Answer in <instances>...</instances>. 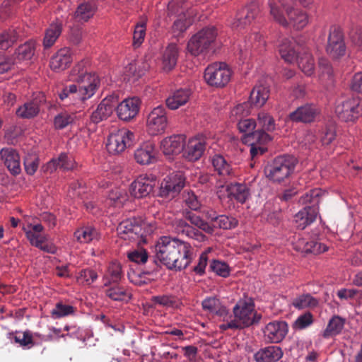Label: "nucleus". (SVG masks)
I'll return each mask as SVG.
<instances>
[{"label": "nucleus", "instance_id": "obj_61", "mask_svg": "<svg viewBox=\"0 0 362 362\" xmlns=\"http://www.w3.org/2000/svg\"><path fill=\"white\" fill-rule=\"evenodd\" d=\"M127 257L129 260L138 264H144L146 262L148 259V254L146 251L141 248L134 250L128 252Z\"/></svg>", "mask_w": 362, "mask_h": 362}, {"label": "nucleus", "instance_id": "obj_40", "mask_svg": "<svg viewBox=\"0 0 362 362\" xmlns=\"http://www.w3.org/2000/svg\"><path fill=\"white\" fill-rule=\"evenodd\" d=\"M324 194L320 189H311L300 197L299 203L305 206H312L318 209V204Z\"/></svg>", "mask_w": 362, "mask_h": 362}, {"label": "nucleus", "instance_id": "obj_36", "mask_svg": "<svg viewBox=\"0 0 362 362\" xmlns=\"http://www.w3.org/2000/svg\"><path fill=\"white\" fill-rule=\"evenodd\" d=\"M295 248L302 253L318 254L325 252L328 250L327 246L316 241L308 242L304 238H300L296 243Z\"/></svg>", "mask_w": 362, "mask_h": 362}, {"label": "nucleus", "instance_id": "obj_57", "mask_svg": "<svg viewBox=\"0 0 362 362\" xmlns=\"http://www.w3.org/2000/svg\"><path fill=\"white\" fill-rule=\"evenodd\" d=\"M249 105L247 103L239 104L235 106L230 112V118L232 120L240 121L250 114Z\"/></svg>", "mask_w": 362, "mask_h": 362}, {"label": "nucleus", "instance_id": "obj_43", "mask_svg": "<svg viewBox=\"0 0 362 362\" xmlns=\"http://www.w3.org/2000/svg\"><path fill=\"white\" fill-rule=\"evenodd\" d=\"M212 164L215 170L223 177H232L233 171L230 165L221 155H215L212 158Z\"/></svg>", "mask_w": 362, "mask_h": 362}, {"label": "nucleus", "instance_id": "obj_56", "mask_svg": "<svg viewBox=\"0 0 362 362\" xmlns=\"http://www.w3.org/2000/svg\"><path fill=\"white\" fill-rule=\"evenodd\" d=\"M98 279V274L92 269H83L76 277L78 284L89 286Z\"/></svg>", "mask_w": 362, "mask_h": 362}, {"label": "nucleus", "instance_id": "obj_26", "mask_svg": "<svg viewBox=\"0 0 362 362\" xmlns=\"http://www.w3.org/2000/svg\"><path fill=\"white\" fill-rule=\"evenodd\" d=\"M259 13L258 8L253 4L242 10L231 24L233 29L240 30L251 23Z\"/></svg>", "mask_w": 362, "mask_h": 362}, {"label": "nucleus", "instance_id": "obj_23", "mask_svg": "<svg viewBox=\"0 0 362 362\" xmlns=\"http://www.w3.org/2000/svg\"><path fill=\"white\" fill-rule=\"evenodd\" d=\"M117 99L115 96H108L104 98L98 105L97 109L92 113L90 119L94 123H99L107 119L113 112L116 107Z\"/></svg>", "mask_w": 362, "mask_h": 362}, {"label": "nucleus", "instance_id": "obj_45", "mask_svg": "<svg viewBox=\"0 0 362 362\" xmlns=\"http://www.w3.org/2000/svg\"><path fill=\"white\" fill-rule=\"evenodd\" d=\"M35 42L33 40L26 42L19 46L15 52L16 58L18 62L30 60L35 53Z\"/></svg>", "mask_w": 362, "mask_h": 362}, {"label": "nucleus", "instance_id": "obj_5", "mask_svg": "<svg viewBox=\"0 0 362 362\" xmlns=\"http://www.w3.org/2000/svg\"><path fill=\"white\" fill-rule=\"evenodd\" d=\"M281 58L288 63L298 62V67L307 76H311L315 71V63L312 55L303 51L294 39H284L279 45Z\"/></svg>", "mask_w": 362, "mask_h": 362}, {"label": "nucleus", "instance_id": "obj_6", "mask_svg": "<svg viewBox=\"0 0 362 362\" xmlns=\"http://www.w3.org/2000/svg\"><path fill=\"white\" fill-rule=\"evenodd\" d=\"M237 125L239 131L243 134V142L250 146V154L252 158L263 154L267 151L264 144L269 142L272 138L267 132L255 130L257 123L254 119H240Z\"/></svg>", "mask_w": 362, "mask_h": 362}, {"label": "nucleus", "instance_id": "obj_33", "mask_svg": "<svg viewBox=\"0 0 362 362\" xmlns=\"http://www.w3.org/2000/svg\"><path fill=\"white\" fill-rule=\"evenodd\" d=\"M5 165L13 174L21 172L20 157L18 153L12 148H3L0 152Z\"/></svg>", "mask_w": 362, "mask_h": 362}, {"label": "nucleus", "instance_id": "obj_51", "mask_svg": "<svg viewBox=\"0 0 362 362\" xmlns=\"http://www.w3.org/2000/svg\"><path fill=\"white\" fill-rule=\"evenodd\" d=\"M317 299L310 294H303L296 298L292 304L298 309H304L307 308H313L317 305Z\"/></svg>", "mask_w": 362, "mask_h": 362}, {"label": "nucleus", "instance_id": "obj_11", "mask_svg": "<svg viewBox=\"0 0 362 362\" xmlns=\"http://www.w3.org/2000/svg\"><path fill=\"white\" fill-rule=\"evenodd\" d=\"M168 125V119L165 107L158 105L147 115L146 127L148 134L156 136L163 134Z\"/></svg>", "mask_w": 362, "mask_h": 362}, {"label": "nucleus", "instance_id": "obj_4", "mask_svg": "<svg viewBox=\"0 0 362 362\" xmlns=\"http://www.w3.org/2000/svg\"><path fill=\"white\" fill-rule=\"evenodd\" d=\"M268 5L271 16L284 27L291 24L300 30L308 23V15L293 8V0H269Z\"/></svg>", "mask_w": 362, "mask_h": 362}, {"label": "nucleus", "instance_id": "obj_12", "mask_svg": "<svg viewBox=\"0 0 362 362\" xmlns=\"http://www.w3.org/2000/svg\"><path fill=\"white\" fill-rule=\"evenodd\" d=\"M134 134L127 129H120L111 133L107 140L106 148L111 154L124 152L134 141Z\"/></svg>", "mask_w": 362, "mask_h": 362}, {"label": "nucleus", "instance_id": "obj_19", "mask_svg": "<svg viewBox=\"0 0 362 362\" xmlns=\"http://www.w3.org/2000/svg\"><path fill=\"white\" fill-rule=\"evenodd\" d=\"M206 148L205 139L202 136H193L185 141L183 156L189 161H196L203 155Z\"/></svg>", "mask_w": 362, "mask_h": 362}, {"label": "nucleus", "instance_id": "obj_42", "mask_svg": "<svg viewBox=\"0 0 362 362\" xmlns=\"http://www.w3.org/2000/svg\"><path fill=\"white\" fill-rule=\"evenodd\" d=\"M344 324L345 320L342 317L337 315L332 317L323 332V337L328 338L339 334L344 329Z\"/></svg>", "mask_w": 362, "mask_h": 362}, {"label": "nucleus", "instance_id": "obj_55", "mask_svg": "<svg viewBox=\"0 0 362 362\" xmlns=\"http://www.w3.org/2000/svg\"><path fill=\"white\" fill-rule=\"evenodd\" d=\"M74 313V308L73 306L62 303H57L55 308L51 311V315L52 317L58 319L73 314Z\"/></svg>", "mask_w": 362, "mask_h": 362}, {"label": "nucleus", "instance_id": "obj_41", "mask_svg": "<svg viewBox=\"0 0 362 362\" xmlns=\"http://www.w3.org/2000/svg\"><path fill=\"white\" fill-rule=\"evenodd\" d=\"M40 112V107L37 102L30 101L21 105L16 111L18 117L23 119H30L37 115Z\"/></svg>", "mask_w": 362, "mask_h": 362}, {"label": "nucleus", "instance_id": "obj_18", "mask_svg": "<svg viewBox=\"0 0 362 362\" xmlns=\"http://www.w3.org/2000/svg\"><path fill=\"white\" fill-rule=\"evenodd\" d=\"M326 50L333 59H338L346 53V45L342 33L339 28L335 26L330 28Z\"/></svg>", "mask_w": 362, "mask_h": 362}, {"label": "nucleus", "instance_id": "obj_3", "mask_svg": "<svg viewBox=\"0 0 362 362\" xmlns=\"http://www.w3.org/2000/svg\"><path fill=\"white\" fill-rule=\"evenodd\" d=\"M221 318L223 323L219 325L221 330L243 329L258 323L261 315L255 310V305L251 299H240L233 307V315L227 310H222Z\"/></svg>", "mask_w": 362, "mask_h": 362}, {"label": "nucleus", "instance_id": "obj_59", "mask_svg": "<svg viewBox=\"0 0 362 362\" xmlns=\"http://www.w3.org/2000/svg\"><path fill=\"white\" fill-rule=\"evenodd\" d=\"M39 165V158L36 155H29L24 159V166L26 173L33 175Z\"/></svg>", "mask_w": 362, "mask_h": 362}, {"label": "nucleus", "instance_id": "obj_20", "mask_svg": "<svg viewBox=\"0 0 362 362\" xmlns=\"http://www.w3.org/2000/svg\"><path fill=\"white\" fill-rule=\"evenodd\" d=\"M288 325L284 321L269 322L263 329L265 340L270 343L281 341L288 333Z\"/></svg>", "mask_w": 362, "mask_h": 362}, {"label": "nucleus", "instance_id": "obj_34", "mask_svg": "<svg viewBox=\"0 0 362 362\" xmlns=\"http://www.w3.org/2000/svg\"><path fill=\"white\" fill-rule=\"evenodd\" d=\"M175 229L177 233L185 235L187 237L194 239L198 242H204L206 237L199 230L189 225L185 220L178 219L175 221Z\"/></svg>", "mask_w": 362, "mask_h": 362}, {"label": "nucleus", "instance_id": "obj_29", "mask_svg": "<svg viewBox=\"0 0 362 362\" xmlns=\"http://www.w3.org/2000/svg\"><path fill=\"white\" fill-rule=\"evenodd\" d=\"M282 349L277 346H269L259 349L254 355L256 362H276L283 356Z\"/></svg>", "mask_w": 362, "mask_h": 362}, {"label": "nucleus", "instance_id": "obj_44", "mask_svg": "<svg viewBox=\"0 0 362 362\" xmlns=\"http://www.w3.org/2000/svg\"><path fill=\"white\" fill-rule=\"evenodd\" d=\"M122 275V268L118 262L109 264L107 272L103 276L104 286H107L111 282L117 283Z\"/></svg>", "mask_w": 362, "mask_h": 362}, {"label": "nucleus", "instance_id": "obj_24", "mask_svg": "<svg viewBox=\"0 0 362 362\" xmlns=\"http://www.w3.org/2000/svg\"><path fill=\"white\" fill-rule=\"evenodd\" d=\"M185 136L183 134L173 135L165 137L160 143V148L166 156H174L183 152Z\"/></svg>", "mask_w": 362, "mask_h": 362}, {"label": "nucleus", "instance_id": "obj_35", "mask_svg": "<svg viewBox=\"0 0 362 362\" xmlns=\"http://www.w3.org/2000/svg\"><path fill=\"white\" fill-rule=\"evenodd\" d=\"M249 187L243 183H231L228 185V197L235 199L240 203H245L250 197Z\"/></svg>", "mask_w": 362, "mask_h": 362}, {"label": "nucleus", "instance_id": "obj_32", "mask_svg": "<svg viewBox=\"0 0 362 362\" xmlns=\"http://www.w3.org/2000/svg\"><path fill=\"white\" fill-rule=\"evenodd\" d=\"M178 47L175 44H170L163 52L161 59V69L165 72L173 69L177 64Z\"/></svg>", "mask_w": 362, "mask_h": 362}, {"label": "nucleus", "instance_id": "obj_9", "mask_svg": "<svg viewBox=\"0 0 362 362\" xmlns=\"http://www.w3.org/2000/svg\"><path fill=\"white\" fill-rule=\"evenodd\" d=\"M294 170L293 160L286 156L276 157L265 168L267 177L273 182H281L288 178Z\"/></svg>", "mask_w": 362, "mask_h": 362}, {"label": "nucleus", "instance_id": "obj_62", "mask_svg": "<svg viewBox=\"0 0 362 362\" xmlns=\"http://www.w3.org/2000/svg\"><path fill=\"white\" fill-rule=\"evenodd\" d=\"M146 34V26L144 23H140L135 26L133 35V45L139 47L144 42Z\"/></svg>", "mask_w": 362, "mask_h": 362}, {"label": "nucleus", "instance_id": "obj_14", "mask_svg": "<svg viewBox=\"0 0 362 362\" xmlns=\"http://www.w3.org/2000/svg\"><path fill=\"white\" fill-rule=\"evenodd\" d=\"M337 117L345 122H354L362 115V99L359 98H349L335 107Z\"/></svg>", "mask_w": 362, "mask_h": 362}, {"label": "nucleus", "instance_id": "obj_58", "mask_svg": "<svg viewBox=\"0 0 362 362\" xmlns=\"http://www.w3.org/2000/svg\"><path fill=\"white\" fill-rule=\"evenodd\" d=\"M216 226L223 229H230L238 225V221L225 215L218 216L215 221Z\"/></svg>", "mask_w": 362, "mask_h": 362}, {"label": "nucleus", "instance_id": "obj_21", "mask_svg": "<svg viewBox=\"0 0 362 362\" xmlns=\"http://www.w3.org/2000/svg\"><path fill=\"white\" fill-rule=\"evenodd\" d=\"M157 154L155 144L151 141H146L135 150L134 159L140 165H150L157 161Z\"/></svg>", "mask_w": 362, "mask_h": 362}, {"label": "nucleus", "instance_id": "obj_27", "mask_svg": "<svg viewBox=\"0 0 362 362\" xmlns=\"http://www.w3.org/2000/svg\"><path fill=\"white\" fill-rule=\"evenodd\" d=\"M318 114L317 109L313 105L306 104L298 107L289 114V119L293 122H311Z\"/></svg>", "mask_w": 362, "mask_h": 362}, {"label": "nucleus", "instance_id": "obj_10", "mask_svg": "<svg viewBox=\"0 0 362 362\" xmlns=\"http://www.w3.org/2000/svg\"><path fill=\"white\" fill-rule=\"evenodd\" d=\"M232 71L224 62H215L209 65L204 71V80L211 86L224 87L230 81Z\"/></svg>", "mask_w": 362, "mask_h": 362}, {"label": "nucleus", "instance_id": "obj_13", "mask_svg": "<svg viewBox=\"0 0 362 362\" xmlns=\"http://www.w3.org/2000/svg\"><path fill=\"white\" fill-rule=\"evenodd\" d=\"M23 230L32 245L45 252L51 254L55 253V246L51 243H46L47 235L43 233L44 227L42 224H28L26 227H23Z\"/></svg>", "mask_w": 362, "mask_h": 362}, {"label": "nucleus", "instance_id": "obj_38", "mask_svg": "<svg viewBox=\"0 0 362 362\" xmlns=\"http://www.w3.org/2000/svg\"><path fill=\"white\" fill-rule=\"evenodd\" d=\"M269 96L268 87L263 85L255 86L251 91L250 101L257 107H262L267 101Z\"/></svg>", "mask_w": 362, "mask_h": 362}, {"label": "nucleus", "instance_id": "obj_15", "mask_svg": "<svg viewBox=\"0 0 362 362\" xmlns=\"http://www.w3.org/2000/svg\"><path fill=\"white\" fill-rule=\"evenodd\" d=\"M185 184V177L182 172L176 171L167 175L162 180L159 195L162 197H174L180 193Z\"/></svg>", "mask_w": 362, "mask_h": 362}, {"label": "nucleus", "instance_id": "obj_30", "mask_svg": "<svg viewBox=\"0 0 362 362\" xmlns=\"http://www.w3.org/2000/svg\"><path fill=\"white\" fill-rule=\"evenodd\" d=\"M191 91L187 88H180L173 92L165 100L167 107L175 110L185 105L189 100Z\"/></svg>", "mask_w": 362, "mask_h": 362}, {"label": "nucleus", "instance_id": "obj_2", "mask_svg": "<svg viewBox=\"0 0 362 362\" xmlns=\"http://www.w3.org/2000/svg\"><path fill=\"white\" fill-rule=\"evenodd\" d=\"M69 81L81 84L79 87L72 84L64 87L59 94L64 100L68 98L76 101H84L90 98L100 84V78L95 74L87 73L83 64H78L71 71Z\"/></svg>", "mask_w": 362, "mask_h": 362}, {"label": "nucleus", "instance_id": "obj_16", "mask_svg": "<svg viewBox=\"0 0 362 362\" xmlns=\"http://www.w3.org/2000/svg\"><path fill=\"white\" fill-rule=\"evenodd\" d=\"M188 8L186 0H170L168 5V10L171 14H177L179 18L176 20L173 25V30L175 35H179L187 30L192 23V20L186 17L185 11Z\"/></svg>", "mask_w": 362, "mask_h": 362}, {"label": "nucleus", "instance_id": "obj_63", "mask_svg": "<svg viewBox=\"0 0 362 362\" xmlns=\"http://www.w3.org/2000/svg\"><path fill=\"white\" fill-rule=\"evenodd\" d=\"M210 267L213 272L222 277L229 275V267L225 262L214 260L211 262Z\"/></svg>", "mask_w": 362, "mask_h": 362}, {"label": "nucleus", "instance_id": "obj_17", "mask_svg": "<svg viewBox=\"0 0 362 362\" xmlns=\"http://www.w3.org/2000/svg\"><path fill=\"white\" fill-rule=\"evenodd\" d=\"M156 184V177L153 174H142L130 185L129 192L132 197L141 199L147 197Z\"/></svg>", "mask_w": 362, "mask_h": 362}, {"label": "nucleus", "instance_id": "obj_54", "mask_svg": "<svg viewBox=\"0 0 362 362\" xmlns=\"http://www.w3.org/2000/svg\"><path fill=\"white\" fill-rule=\"evenodd\" d=\"M18 37L19 35L16 30L0 34V49H7L17 41Z\"/></svg>", "mask_w": 362, "mask_h": 362}, {"label": "nucleus", "instance_id": "obj_37", "mask_svg": "<svg viewBox=\"0 0 362 362\" xmlns=\"http://www.w3.org/2000/svg\"><path fill=\"white\" fill-rule=\"evenodd\" d=\"M96 8V5L93 3H81L74 12V18L76 22H86L94 16Z\"/></svg>", "mask_w": 362, "mask_h": 362}, {"label": "nucleus", "instance_id": "obj_25", "mask_svg": "<svg viewBox=\"0 0 362 362\" xmlns=\"http://www.w3.org/2000/svg\"><path fill=\"white\" fill-rule=\"evenodd\" d=\"M73 56L70 49L64 47L58 50L51 58L49 66L54 71L66 69L72 62Z\"/></svg>", "mask_w": 362, "mask_h": 362}, {"label": "nucleus", "instance_id": "obj_48", "mask_svg": "<svg viewBox=\"0 0 362 362\" xmlns=\"http://www.w3.org/2000/svg\"><path fill=\"white\" fill-rule=\"evenodd\" d=\"M257 124L261 127L260 131L273 132L276 129V122L274 117L268 112L262 111L257 115Z\"/></svg>", "mask_w": 362, "mask_h": 362}, {"label": "nucleus", "instance_id": "obj_28", "mask_svg": "<svg viewBox=\"0 0 362 362\" xmlns=\"http://www.w3.org/2000/svg\"><path fill=\"white\" fill-rule=\"evenodd\" d=\"M317 214L318 209L317 208L305 206L294 216L296 226L298 229L303 230L315 221Z\"/></svg>", "mask_w": 362, "mask_h": 362}, {"label": "nucleus", "instance_id": "obj_31", "mask_svg": "<svg viewBox=\"0 0 362 362\" xmlns=\"http://www.w3.org/2000/svg\"><path fill=\"white\" fill-rule=\"evenodd\" d=\"M75 162L71 156L66 153H61L57 158H53L43 166L45 172L52 173L58 168L65 170H69L74 168Z\"/></svg>", "mask_w": 362, "mask_h": 362}, {"label": "nucleus", "instance_id": "obj_39", "mask_svg": "<svg viewBox=\"0 0 362 362\" xmlns=\"http://www.w3.org/2000/svg\"><path fill=\"white\" fill-rule=\"evenodd\" d=\"M75 238L80 243H87L99 238L98 230L90 226L78 228L74 233Z\"/></svg>", "mask_w": 362, "mask_h": 362}, {"label": "nucleus", "instance_id": "obj_49", "mask_svg": "<svg viewBox=\"0 0 362 362\" xmlns=\"http://www.w3.org/2000/svg\"><path fill=\"white\" fill-rule=\"evenodd\" d=\"M106 296L113 300L128 301L131 298L130 293L118 286H112L105 291Z\"/></svg>", "mask_w": 362, "mask_h": 362}, {"label": "nucleus", "instance_id": "obj_47", "mask_svg": "<svg viewBox=\"0 0 362 362\" xmlns=\"http://www.w3.org/2000/svg\"><path fill=\"white\" fill-rule=\"evenodd\" d=\"M245 49H253L258 52H262L265 47V40L262 35L258 32L254 31L245 40Z\"/></svg>", "mask_w": 362, "mask_h": 362}, {"label": "nucleus", "instance_id": "obj_60", "mask_svg": "<svg viewBox=\"0 0 362 362\" xmlns=\"http://www.w3.org/2000/svg\"><path fill=\"white\" fill-rule=\"evenodd\" d=\"M187 218L190 221V223L199 228L203 230L204 231L211 233L213 232V228L204 221H203L199 216H197L194 214H189L187 216Z\"/></svg>", "mask_w": 362, "mask_h": 362}, {"label": "nucleus", "instance_id": "obj_53", "mask_svg": "<svg viewBox=\"0 0 362 362\" xmlns=\"http://www.w3.org/2000/svg\"><path fill=\"white\" fill-rule=\"evenodd\" d=\"M202 308L211 313H216L221 317V310H226L225 307L221 306V303L216 297H209L202 301Z\"/></svg>", "mask_w": 362, "mask_h": 362}, {"label": "nucleus", "instance_id": "obj_52", "mask_svg": "<svg viewBox=\"0 0 362 362\" xmlns=\"http://www.w3.org/2000/svg\"><path fill=\"white\" fill-rule=\"evenodd\" d=\"M75 115L67 112H62L54 118V126L57 129L66 128L74 121Z\"/></svg>", "mask_w": 362, "mask_h": 362}, {"label": "nucleus", "instance_id": "obj_8", "mask_svg": "<svg viewBox=\"0 0 362 362\" xmlns=\"http://www.w3.org/2000/svg\"><path fill=\"white\" fill-rule=\"evenodd\" d=\"M217 35V30L214 26L204 28L189 40L187 52L195 57L207 52L214 43Z\"/></svg>", "mask_w": 362, "mask_h": 362}, {"label": "nucleus", "instance_id": "obj_46", "mask_svg": "<svg viewBox=\"0 0 362 362\" xmlns=\"http://www.w3.org/2000/svg\"><path fill=\"white\" fill-rule=\"evenodd\" d=\"M62 33V25L59 23H53L46 30L44 40L43 46L45 48L52 47Z\"/></svg>", "mask_w": 362, "mask_h": 362}, {"label": "nucleus", "instance_id": "obj_7", "mask_svg": "<svg viewBox=\"0 0 362 362\" xmlns=\"http://www.w3.org/2000/svg\"><path fill=\"white\" fill-rule=\"evenodd\" d=\"M156 226L136 218L122 221L117 228L119 237L124 240H136L139 243H146V237L151 235Z\"/></svg>", "mask_w": 362, "mask_h": 362}, {"label": "nucleus", "instance_id": "obj_1", "mask_svg": "<svg viewBox=\"0 0 362 362\" xmlns=\"http://www.w3.org/2000/svg\"><path fill=\"white\" fill-rule=\"evenodd\" d=\"M155 258L169 269L182 270L191 262V245L168 236L160 238L154 247Z\"/></svg>", "mask_w": 362, "mask_h": 362}, {"label": "nucleus", "instance_id": "obj_22", "mask_svg": "<svg viewBox=\"0 0 362 362\" xmlns=\"http://www.w3.org/2000/svg\"><path fill=\"white\" fill-rule=\"evenodd\" d=\"M141 101L138 98L133 97L123 100L117 104V113L119 119L129 121L139 113Z\"/></svg>", "mask_w": 362, "mask_h": 362}, {"label": "nucleus", "instance_id": "obj_64", "mask_svg": "<svg viewBox=\"0 0 362 362\" xmlns=\"http://www.w3.org/2000/svg\"><path fill=\"white\" fill-rule=\"evenodd\" d=\"M336 136L335 128L333 126L327 127L324 129L321 134V142L322 145H329L334 139Z\"/></svg>", "mask_w": 362, "mask_h": 362}, {"label": "nucleus", "instance_id": "obj_50", "mask_svg": "<svg viewBox=\"0 0 362 362\" xmlns=\"http://www.w3.org/2000/svg\"><path fill=\"white\" fill-rule=\"evenodd\" d=\"M108 199L115 206H122L128 199V195L124 189L114 187L108 193Z\"/></svg>", "mask_w": 362, "mask_h": 362}]
</instances>
